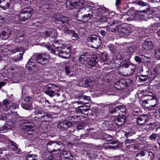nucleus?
Wrapping results in <instances>:
<instances>
[{
  "label": "nucleus",
  "mask_w": 160,
  "mask_h": 160,
  "mask_svg": "<svg viewBox=\"0 0 160 160\" xmlns=\"http://www.w3.org/2000/svg\"><path fill=\"white\" fill-rule=\"evenodd\" d=\"M118 21L114 20L109 22V26L107 27V30L109 32L119 34L124 36L126 34L129 35L130 32L131 28L127 24H122L118 25Z\"/></svg>",
  "instance_id": "obj_1"
},
{
  "label": "nucleus",
  "mask_w": 160,
  "mask_h": 160,
  "mask_svg": "<svg viewBox=\"0 0 160 160\" xmlns=\"http://www.w3.org/2000/svg\"><path fill=\"white\" fill-rule=\"evenodd\" d=\"M154 158V154L149 150H144L137 153L135 160H152Z\"/></svg>",
  "instance_id": "obj_2"
},
{
  "label": "nucleus",
  "mask_w": 160,
  "mask_h": 160,
  "mask_svg": "<svg viewBox=\"0 0 160 160\" xmlns=\"http://www.w3.org/2000/svg\"><path fill=\"white\" fill-rule=\"evenodd\" d=\"M62 143L58 141H49L47 143V148L49 152L60 151Z\"/></svg>",
  "instance_id": "obj_3"
},
{
  "label": "nucleus",
  "mask_w": 160,
  "mask_h": 160,
  "mask_svg": "<svg viewBox=\"0 0 160 160\" xmlns=\"http://www.w3.org/2000/svg\"><path fill=\"white\" fill-rule=\"evenodd\" d=\"M33 12L31 7L23 8L19 15V18L21 21H25L29 19Z\"/></svg>",
  "instance_id": "obj_4"
},
{
  "label": "nucleus",
  "mask_w": 160,
  "mask_h": 160,
  "mask_svg": "<svg viewBox=\"0 0 160 160\" xmlns=\"http://www.w3.org/2000/svg\"><path fill=\"white\" fill-rule=\"evenodd\" d=\"M88 41L92 44V47L98 48L102 43L101 38L96 35H91L88 38Z\"/></svg>",
  "instance_id": "obj_5"
},
{
  "label": "nucleus",
  "mask_w": 160,
  "mask_h": 160,
  "mask_svg": "<svg viewBox=\"0 0 160 160\" xmlns=\"http://www.w3.org/2000/svg\"><path fill=\"white\" fill-rule=\"evenodd\" d=\"M14 45L12 47V48L11 50V54L15 53H17L18 56L14 57L12 58L13 60L16 62H18L22 59V56L23 53L26 51L22 47H13Z\"/></svg>",
  "instance_id": "obj_6"
},
{
  "label": "nucleus",
  "mask_w": 160,
  "mask_h": 160,
  "mask_svg": "<svg viewBox=\"0 0 160 160\" xmlns=\"http://www.w3.org/2000/svg\"><path fill=\"white\" fill-rule=\"evenodd\" d=\"M22 128L25 132V134H32L35 129L34 124L32 122H26L21 124Z\"/></svg>",
  "instance_id": "obj_7"
},
{
  "label": "nucleus",
  "mask_w": 160,
  "mask_h": 160,
  "mask_svg": "<svg viewBox=\"0 0 160 160\" xmlns=\"http://www.w3.org/2000/svg\"><path fill=\"white\" fill-rule=\"evenodd\" d=\"M71 50V48L68 47L67 48L66 50H62L61 49L55 50L52 49V53L56 55H58L62 58L67 59L69 57Z\"/></svg>",
  "instance_id": "obj_8"
},
{
  "label": "nucleus",
  "mask_w": 160,
  "mask_h": 160,
  "mask_svg": "<svg viewBox=\"0 0 160 160\" xmlns=\"http://www.w3.org/2000/svg\"><path fill=\"white\" fill-rule=\"evenodd\" d=\"M77 85L84 88H88L92 86L91 79L89 78H81L76 81Z\"/></svg>",
  "instance_id": "obj_9"
},
{
  "label": "nucleus",
  "mask_w": 160,
  "mask_h": 160,
  "mask_svg": "<svg viewBox=\"0 0 160 160\" xmlns=\"http://www.w3.org/2000/svg\"><path fill=\"white\" fill-rule=\"evenodd\" d=\"M34 57L37 63L44 65L48 62L47 56L46 54H38L35 55Z\"/></svg>",
  "instance_id": "obj_10"
},
{
  "label": "nucleus",
  "mask_w": 160,
  "mask_h": 160,
  "mask_svg": "<svg viewBox=\"0 0 160 160\" xmlns=\"http://www.w3.org/2000/svg\"><path fill=\"white\" fill-rule=\"evenodd\" d=\"M72 125V122L68 120H65L59 122L57 124L58 128L62 130L68 128Z\"/></svg>",
  "instance_id": "obj_11"
},
{
  "label": "nucleus",
  "mask_w": 160,
  "mask_h": 160,
  "mask_svg": "<svg viewBox=\"0 0 160 160\" xmlns=\"http://www.w3.org/2000/svg\"><path fill=\"white\" fill-rule=\"evenodd\" d=\"M130 85L128 83L127 81H125L124 79H122L118 81L115 83V87L118 90L124 89L125 87H127Z\"/></svg>",
  "instance_id": "obj_12"
},
{
  "label": "nucleus",
  "mask_w": 160,
  "mask_h": 160,
  "mask_svg": "<svg viewBox=\"0 0 160 160\" xmlns=\"http://www.w3.org/2000/svg\"><path fill=\"white\" fill-rule=\"evenodd\" d=\"M90 109V107L88 106L82 105L78 106L76 108V112L78 113L87 115L88 113V111Z\"/></svg>",
  "instance_id": "obj_13"
},
{
  "label": "nucleus",
  "mask_w": 160,
  "mask_h": 160,
  "mask_svg": "<svg viewBox=\"0 0 160 160\" xmlns=\"http://www.w3.org/2000/svg\"><path fill=\"white\" fill-rule=\"evenodd\" d=\"M135 13L132 10H129L127 13L123 15L122 19L124 20L127 21H132L135 17Z\"/></svg>",
  "instance_id": "obj_14"
},
{
  "label": "nucleus",
  "mask_w": 160,
  "mask_h": 160,
  "mask_svg": "<svg viewBox=\"0 0 160 160\" xmlns=\"http://www.w3.org/2000/svg\"><path fill=\"white\" fill-rule=\"evenodd\" d=\"M115 123L118 126L123 125L126 121V118L124 115H119L118 117H116L114 119Z\"/></svg>",
  "instance_id": "obj_15"
},
{
  "label": "nucleus",
  "mask_w": 160,
  "mask_h": 160,
  "mask_svg": "<svg viewBox=\"0 0 160 160\" xmlns=\"http://www.w3.org/2000/svg\"><path fill=\"white\" fill-rule=\"evenodd\" d=\"M78 0H68L66 2L67 7L72 9L78 8Z\"/></svg>",
  "instance_id": "obj_16"
},
{
  "label": "nucleus",
  "mask_w": 160,
  "mask_h": 160,
  "mask_svg": "<svg viewBox=\"0 0 160 160\" xmlns=\"http://www.w3.org/2000/svg\"><path fill=\"white\" fill-rule=\"evenodd\" d=\"M68 20V19L66 17L58 14L55 18V21L56 23L61 25L66 23Z\"/></svg>",
  "instance_id": "obj_17"
},
{
  "label": "nucleus",
  "mask_w": 160,
  "mask_h": 160,
  "mask_svg": "<svg viewBox=\"0 0 160 160\" xmlns=\"http://www.w3.org/2000/svg\"><path fill=\"white\" fill-rule=\"evenodd\" d=\"M88 61L87 64L89 66L91 67H95L98 62V57L96 55H93L90 57Z\"/></svg>",
  "instance_id": "obj_18"
},
{
  "label": "nucleus",
  "mask_w": 160,
  "mask_h": 160,
  "mask_svg": "<svg viewBox=\"0 0 160 160\" xmlns=\"http://www.w3.org/2000/svg\"><path fill=\"white\" fill-rule=\"evenodd\" d=\"M13 45H3L1 48V53L4 55H7L9 52L12 48Z\"/></svg>",
  "instance_id": "obj_19"
},
{
  "label": "nucleus",
  "mask_w": 160,
  "mask_h": 160,
  "mask_svg": "<svg viewBox=\"0 0 160 160\" xmlns=\"http://www.w3.org/2000/svg\"><path fill=\"white\" fill-rule=\"evenodd\" d=\"M137 4L142 7H147V8L146 9L139 11V12L140 13H147L149 11L151 8L149 3L147 2H145L139 0L137 1Z\"/></svg>",
  "instance_id": "obj_20"
},
{
  "label": "nucleus",
  "mask_w": 160,
  "mask_h": 160,
  "mask_svg": "<svg viewBox=\"0 0 160 160\" xmlns=\"http://www.w3.org/2000/svg\"><path fill=\"white\" fill-rule=\"evenodd\" d=\"M46 38H49L50 40L55 39L57 37L58 34L56 30H53L50 31H46L45 32Z\"/></svg>",
  "instance_id": "obj_21"
},
{
  "label": "nucleus",
  "mask_w": 160,
  "mask_h": 160,
  "mask_svg": "<svg viewBox=\"0 0 160 160\" xmlns=\"http://www.w3.org/2000/svg\"><path fill=\"white\" fill-rule=\"evenodd\" d=\"M46 112H47L41 110H37L35 111V114L36 116L35 117V120H38L39 119L41 121L44 116L46 115Z\"/></svg>",
  "instance_id": "obj_22"
},
{
  "label": "nucleus",
  "mask_w": 160,
  "mask_h": 160,
  "mask_svg": "<svg viewBox=\"0 0 160 160\" xmlns=\"http://www.w3.org/2000/svg\"><path fill=\"white\" fill-rule=\"evenodd\" d=\"M36 62H36V60L34 57L33 56L29 60L26 65V67L28 69L32 70V68L36 67V65H37V63Z\"/></svg>",
  "instance_id": "obj_23"
},
{
  "label": "nucleus",
  "mask_w": 160,
  "mask_h": 160,
  "mask_svg": "<svg viewBox=\"0 0 160 160\" xmlns=\"http://www.w3.org/2000/svg\"><path fill=\"white\" fill-rule=\"evenodd\" d=\"M11 34V31L8 28L3 29L2 31L1 36L3 39H6Z\"/></svg>",
  "instance_id": "obj_24"
},
{
  "label": "nucleus",
  "mask_w": 160,
  "mask_h": 160,
  "mask_svg": "<svg viewBox=\"0 0 160 160\" xmlns=\"http://www.w3.org/2000/svg\"><path fill=\"white\" fill-rule=\"evenodd\" d=\"M90 8L89 7H86V8L83 7L78 10L77 11V17H82V15L87 13V11L90 9Z\"/></svg>",
  "instance_id": "obj_25"
},
{
  "label": "nucleus",
  "mask_w": 160,
  "mask_h": 160,
  "mask_svg": "<svg viewBox=\"0 0 160 160\" xmlns=\"http://www.w3.org/2000/svg\"><path fill=\"white\" fill-rule=\"evenodd\" d=\"M153 44L151 41H145L142 45V48L145 50H149L152 48Z\"/></svg>",
  "instance_id": "obj_26"
},
{
  "label": "nucleus",
  "mask_w": 160,
  "mask_h": 160,
  "mask_svg": "<svg viewBox=\"0 0 160 160\" xmlns=\"http://www.w3.org/2000/svg\"><path fill=\"white\" fill-rule=\"evenodd\" d=\"M64 32L66 34H69L72 35V40H76L78 38V36L77 34L73 30L69 29H65Z\"/></svg>",
  "instance_id": "obj_27"
},
{
  "label": "nucleus",
  "mask_w": 160,
  "mask_h": 160,
  "mask_svg": "<svg viewBox=\"0 0 160 160\" xmlns=\"http://www.w3.org/2000/svg\"><path fill=\"white\" fill-rule=\"evenodd\" d=\"M88 12H90L89 13H85L82 16V19L84 21H87L89 20L92 16L93 12L92 9L91 8H90V9Z\"/></svg>",
  "instance_id": "obj_28"
},
{
  "label": "nucleus",
  "mask_w": 160,
  "mask_h": 160,
  "mask_svg": "<svg viewBox=\"0 0 160 160\" xmlns=\"http://www.w3.org/2000/svg\"><path fill=\"white\" fill-rule=\"evenodd\" d=\"M11 3V0H0V7L3 9L8 8Z\"/></svg>",
  "instance_id": "obj_29"
},
{
  "label": "nucleus",
  "mask_w": 160,
  "mask_h": 160,
  "mask_svg": "<svg viewBox=\"0 0 160 160\" xmlns=\"http://www.w3.org/2000/svg\"><path fill=\"white\" fill-rule=\"evenodd\" d=\"M147 100L148 103L150 105L151 107V109H154V108L157 106V100L156 99L152 98H147Z\"/></svg>",
  "instance_id": "obj_30"
},
{
  "label": "nucleus",
  "mask_w": 160,
  "mask_h": 160,
  "mask_svg": "<svg viewBox=\"0 0 160 160\" xmlns=\"http://www.w3.org/2000/svg\"><path fill=\"white\" fill-rule=\"evenodd\" d=\"M102 126L105 129L111 130L114 127L112 123L108 121H105L102 123Z\"/></svg>",
  "instance_id": "obj_31"
},
{
  "label": "nucleus",
  "mask_w": 160,
  "mask_h": 160,
  "mask_svg": "<svg viewBox=\"0 0 160 160\" xmlns=\"http://www.w3.org/2000/svg\"><path fill=\"white\" fill-rule=\"evenodd\" d=\"M146 118L145 116L141 115L137 118V123L139 125H142L145 123L146 121Z\"/></svg>",
  "instance_id": "obj_32"
},
{
  "label": "nucleus",
  "mask_w": 160,
  "mask_h": 160,
  "mask_svg": "<svg viewBox=\"0 0 160 160\" xmlns=\"http://www.w3.org/2000/svg\"><path fill=\"white\" fill-rule=\"evenodd\" d=\"M45 115L42 120V122H50L52 121V116L48 112H47Z\"/></svg>",
  "instance_id": "obj_33"
},
{
  "label": "nucleus",
  "mask_w": 160,
  "mask_h": 160,
  "mask_svg": "<svg viewBox=\"0 0 160 160\" xmlns=\"http://www.w3.org/2000/svg\"><path fill=\"white\" fill-rule=\"evenodd\" d=\"M109 144L110 145L108 146V148L110 149H115L118 146V143L116 140L111 141Z\"/></svg>",
  "instance_id": "obj_34"
},
{
  "label": "nucleus",
  "mask_w": 160,
  "mask_h": 160,
  "mask_svg": "<svg viewBox=\"0 0 160 160\" xmlns=\"http://www.w3.org/2000/svg\"><path fill=\"white\" fill-rule=\"evenodd\" d=\"M2 103L3 106L6 108L5 109H6L7 111H8V109H10L11 106L10 105L11 103L10 100L7 99H5L3 100Z\"/></svg>",
  "instance_id": "obj_35"
},
{
  "label": "nucleus",
  "mask_w": 160,
  "mask_h": 160,
  "mask_svg": "<svg viewBox=\"0 0 160 160\" xmlns=\"http://www.w3.org/2000/svg\"><path fill=\"white\" fill-rule=\"evenodd\" d=\"M21 106L24 109L26 110H32L33 108V106L32 103H22Z\"/></svg>",
  "instance_id": "obj_36"
},
{
  "label": "nucleus",
  "mask_w": 160,
  "mask_h": 160,
  "mask_svg": "<svg viewBox=\"0 0 160 160\" xmlns=\"http://www.w3.org/2000/svg\"><path fill=\"white\" fill-rule=\"evenodd\" d=\"M56 88H58V86L53 83H49L46 86V90H56Z\"/></svg>",
  "instance_id": "obj_37"
},
{
  "label": "nucleus",
  "mask_w": 160,
  "mask_h": 160,
  "mask_svg": "<svg viewBox=\"0 0 160 160\" xmlns=\"http://www.w3.org/2000/svg\"><path fill=\"white\" fill-rule=\"evenodd\" d=\"M24 38L23 36H20L16 37L14 39L13 41L14 43L17 44H19L22 43L24 40Z\"/></svg>",
  "instance_id": "obj_38"
},
{
  "label": "nucleus",
  "mask_w": 160,
  "mask_h": 160,
  "mask_svg": "<svg viewBox=\"0 0 160 160\" xmlns=\"http://www.w3.org/2000/svg\"><path fill=\"white\" fill-rule=\"evenodd\" d=\"M9 146L10 148L13 150L16 151L18 150V147L15 142L12 141H10L9 143Z\"/></svg>",
  "instance_id": "obj_39"
},
{
  "label": "nucleus",
  "mask_w": 160,
  "mask_h": 160,
  "mask_svg": "<svg viewBox=\"0 0 160 160\" xmlns=\"http://www.w3.org/2000/svg\"><path fill=\"white\" fill-rule=\"evenodd\" d=\"M107 57L106 53H101L99 55L100 60L101 62H106L107 61Z\"/></svg>",
  "instance_id": "obj_40"
},
{
  "label": "nucleus",
  "mask_w": 160,
  "mask_h": 160,
  "mask_svg": "<svg viewBox=\"0 0 160 160\" xmlns=\"http://www.w3.org/2000/svg\"><path fill=\"white\" fill-rule=\"evenodd\" d=\"M10 123V122L9 123H6L3 128H0V130L2 131V132H6L8 129H9L12 127L11 124H9Z\"/></svg>",
  "instance_id": "obj_41"
},
{
  "label": "nucleus",
  "mask_w": 160,
  "mask_h": 160,
  "mask_svg": "<svg viewBox=\"0 0 160 160\" xmlns=\"http://www.w3.org/2000/svg\"><path fill=\"white\" fill-rule=\"evenodd\" d=\"M146 72L147 73H146L145 75L142 74L141 75H140L139 77V79L141 81H145L148 78V73H149V71H147Z\"/></svg>",
  "instance_id": "obj_42"
},
{
  "label": "nucleus",
  "mask_w": 160,
  "mask_h": 160,
  "mask_svg": "<svg viewBox=\"0 0 160 160\" xmlns=\"http://www.w3.org/2000/svg\"><path fill=\"white\" fill-rule=\"evenodd\" d=\"M88 56H89V54L87 52L84 53L81 55V58L84 59L85 62V64L88 63V60L90 58Z\"/></svg>",
  "instance_id": "obj_43"
},
{
  "label": "nucleus",
  "mask_w": 160,
  "mask_h": 160,
  "mask_svg": "<svg viewBox=\"0 0 160 160\" xmlns=\"http://www.w3.org/2000/svg\"><path fill=\"white\" fill-rule=\"evenodd\" d=\"M48 1L47 0H44L41 2L42 7L43 9H49V5Z\"/></svg>",
  "instance_id": "obj_44"
},
{
  "label": "nucleus",
  "mask_w": 160,
  "mask_h": 160,
  "mask_svg": "<svg viewBox=\"0 0 160 160\" xmlns=\"http://www.w3.org/2000/svg\"><path fill=\"white\" fill-rule=\"evenodd\" d=\"M69 120H71L74 122H78L79 120V117L77 115H71L69 117Z\"/></svg>",
  "instance_id": "obj_45"
},
{
  "label": "nucleus",
  "mask_w": 160,
  "mask_h": 160,
  "mask_svg": "<svg viewBox=\"0 0 160 160\" xmlns=\"http://www.w3.org/2000/svg\"><path fill=\"white\" fill-rule=\"evenodd\" d=\"M37 156L34 154H29L25 157V160H37Z\"/></svg>",
  "instance_id": "obj_46"
},
{
  "label": "nucleus",
  "mask_w": 160,
  "mask_h": 160,
  "mask_svg": "<svg viewBox=\"0 0 160 160\" xmlns=\"http://www.w3.org/2000/svg\"><path fill=\"white\" fill-rule=\"evenodd\" d=\"M157 137H160V133L155 134L152 133L149 137V139L151 140H155Z\"/></svg>",
  "instance_id": "obj_47"
},
{
  "label": "nucleus",
  "mask_w": 160,
  "mask_h": 160,
  "mask_svg": "<svg viewBox=\"0 0 160 160\" xmlns=\"http://www.w3.org/2000/svg\"><path fill=\"white\" fill-rule=\"evenodd\" d=\"M44 160H52L53 159L52 155L50 153H47L45 154V156H44Z\"/></svg>",
  "instance_id": "obj_48"
},
{
  "label": "nucleus",
  "mask_w": 160,
  "mask_h": 160,
  "mask_svg": "<svg viewBox=\"0 0 160 160\" xmlns=\"http://www.w3.org/2000/svg\"><path fill=\"white\" fill-rule=\"evenodd\" d=\"M55 90H46L45 93L51 97H52L55 95Z\"/></svg>",
  "instance_id": "obj_49"
},
{
  "label": "nucleus",
  "mask_w": 160,
  "mask_h": 160,
  "mask_svg": "<svg viewBox=\"0 0 160 160\" xmlns=\"http://www.w3.org/2000/svg\"><path fill=\"white\" fill-rule=\"evenodd\" d=\"M128 71L130 72L129 74L132 73L136 69V67L132 64H130L128 67Z\"/></svg>",
  "instance_id": "obj_50"
},
{
  "label": "nucleus",
  "mask_w": 160,
  "mask_h": 160,
  "mask_svg": "<svg viewBox=\"0 0 160 160\" xmlns=\"http://www.w3.org/2000/svg\"><path fill=\"white\" fill-rule=\"evenodd\" d=\"M53 46H54L56 50L61 49L60 44L58 41H54L53 43Z\"/></svg>",
  "instance_id": "obj_51"
},
{
  "label": "nucleus",
  "mask_w": 160,
  "mask_h": 160,
  "mask_svg": "<svg viewBox=\"0 0 160 160\" xmlns=\"http://www.w3.org/2000/svg\"><path fill=\"white\" fill-rule=\"evenodd\" d=\"M130 64V62L128 61H124L121 65L122 68H128L129 65Z\"/></svg>",
  "instance_id": "obj_52"
},
{
  "label": "nucleus",
  "mask_w": 160,
  "mask_h": 160,
  "mask_svg": "<svg viewBox=\"0 0 160 160\" xmlns=\"http://www.w3.org/2000/svg\"><path fill=\"white\" fill-rule=\"evenodd\" d=\"M108 18L106 17H102L100 18L98 20V22L101 23L107 22H108Z\"/></svg>",
  "instance_id": "obj_53"
},
{
  "label": "nucleus",
  "mask_w": 160,
  "mask_h": 160,
  "mask_svg": "<svg viewBox=\"0 0 160 160\" xmlns=\"http://www.w3.org/2000/svg\"><path fill=\"white\" fill-rule=\"evenodd\" d=\"M160 26L159 24L158 23H154L153 24L151 27V30L153 32H155L158 29Z\"/></svg>",
  "instance_id": "obj_54"
},
{
  "label": "nucleus",
  "mask_w": 160,
  "mask_h": 160,
  "mask_svg": "<svg viewBox=\"0 0 160 160\" xmlns=\"http://www.w3.org/2000/svg\"><path fill=\"white\" fill-rule=\"evenodd\" d=\"M142 104L147 108L151 109V107L150 105L148 103V102L147 100H143L142 102Z\"/></svg>",
  "instance_id": "obj_55"
},
{
  "label": "nucleus",
  "mask_w": 160,
  "mask_h": 160,
  "mask_svg": "<svg viewBox=\"0 0 160 160\" xmlns=\"http://www.w3.org/2000/svg\"><path fill=\"white\" fill-rule=\"evenodd\" d=\"M9 69L11 70V72L12 73H15L18 71V69L17 67L12 66H11L10 67Z\"/></svg>",
  "instance_id": "obj_56"
},
{
  "label": "nucleus",
  "mask_w": 160,
  "mask_h": 160,
  "mask_svg": "<svg viewBox=\"0 0 160 160\" xmlns=\"http://www.w3.org/2000/svg\"><path fill=\"white\" fill-rule=\"evenodd\" d=\"M155 56L158 59L160 58V48L155 51Z\"/></svg>",
  "instance_id": "obj_57"
},
{
  "label": "nucleus",
  "mask_w": 160,
  "mask_h": 160,
  "mask_svg": "<svg viewBox=\"0 0 160 160\" xmlns=\"http://www.w3.org/2000/svg\"><path fill=\"white\" fill-rule=\"evenodd\" d=\"M119 111H120L122 112H126V108L124 105L118 106Z\"/></svg>",
  "instance_id": "obj_58"
},
{
  "label": "nucleus",
  "mask_w": 160,
  "mask_h": 160,
  "mask_svg": "<svg viewBox=\"0 0 160 160\" xmlns=\"http://www.w3.org/2000/svg\"><path fill=\"white\" fill-rule=\"evenodd\" d=\"M135 134V132L133 131H130L125 134V136L127 138H130V137L132 136Z\"/></svg>",
  "instance_id": "obj_59"
},
{
  "label": "nucleus",
  "mask_w": 160,
  "mask_h": 160,
  "mask_svg": "<svg viewBox=\"0 0 160 160\" xmlns=\"http://www.w3.org/2000/svg\"><path fill=\"white\" fill-rule=\"evenodd\" d=\"M136 140L135 139H127L125 141V143L133 144L135 142Z\"/></svg>",
  "instance_id": "obj_60"
},
{
  "label": "nucleus",
  "mask_w": 160,
  "mask_h": 160,
  "mask_svg": "<svg viewBox=\"0 0 160 160\" xmlns=\"http://www.w3.org/2000/svg\"><path fill=\"white\" fill-rule=\"evenodd\" d=\"M71 69L69 68V66H66L65 68V73L67 75H69L71 71Z\"/></svg>",
  "instance_id": "obj_61"
},
{
  "label": "nucleus",
  "mask_w": 160,
  "mask_h": 160,
  "mask_svg": "<svg viewBox=\"0 0 160 160\" xmlns=\"http://www.w3.org/2000/svg\"><path fill=\"white\" fill-rule=\"evenodd\" d=\"M108 47L109 48V49L111 51H112V52L114 53V51L115 50V48L114 45L112 44H109L108 45Z\"/></svg>",
  "instance_id": "obj_62"
},
{
  "label": "nucleus",
  "mask_w": 160,
  "mask_h": 160,
  "mask_svg": "<svg viewBox=\"0 0 160 160\" xmlns=\"http://www.w3.org/2000/svg\"><path fill=\"white\" fill-rule=\"evenodd\" d=\"M118 107V106H117L115 107V108L112 109L111 110V113H113L114 112H119V109Z\"/></svg>",
  "instance_id": "obj_63"
},
{
  "label": "nucleus",
  "mask_w": 160,
  "mask_h": 160,
  "mask_svg": "<svg viewBox=\"0 0 160 160\" xmlns=\"http://www.w3.org/2000/svg\"><path fill=\"white\" fill-rule=\"evenodd\" d=\"M32 100V98L30 96H27L24 99V101L25 102H30Z\"/></svg>",
  "instance_id": "obj_64"
}]
</instances>
